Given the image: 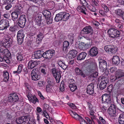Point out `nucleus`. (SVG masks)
<instances>
[{
  "instance_id": "nucleus-1",
  "label": "nucleus",
  "mask_w": 124,
  "mask_h": 124,
  "mask_svg": "<svg viewBox=\"0 0 124 124\" xmlns=\"http://www.w3.org/2000/svg\"><path fill=\"white\" fill-rule=\"evenodd\" d=\"M108 33L109 37L114 38L119 37L120 35V32L114 28H111L108 31Z\"/></svg>"
},
{
  "instance_id": "nucleus-2",
  "label": "nucleus",
  "mask_w": 124,
  "mask_h": 124,
  "mask_svg": "<svg viewBox=\"0 0 124 124\" xmlns=\"http://www.w3.org/2000/svg\"><path fill=\"white\" fill-rule=\"evenodd\" d=\"M69 113L74 118L76 119H78L80 122L81 124H88L81 116L76 113L72 110H70L69 111Z\"/></svg>"
},
{
  "instance_id": "nucleus-3",
  "label": "nucleus",
  "mask_w": 124,
  "mask_h": 124,
  "mask_svg": "<svg viewBox=\"0 0 124 124\" xmlns=\"http://www.w3.org/2000/svg\"><path fill=\"white\" fill-rule=\"evenodd\" d=\"M98 60L99 62V68L102 72L105 71L107 67V62L104 60L102 59L101 57L99 58Z\"/></svg>"
},
{
  "instance_id": "nucleus-4",
  "label": "nucleus",
  "mask_w": 124,
  "mask_h": 124,
  "mask_svg": "<svg viewBox=\"0 0 124 124\" xmlns=\"http://www.w3.org/2000/svg\"><path fill=\"white\" fill-rule=\"evenodd\" d=\"M30 120L29 116H23L19 117L16 122L18 124H26L29 123Z\"/></svg>"
},
{
  "instance_id": "nucleus-5",
  "label": "nucleus",
  "mask_w": 124,
  "mask_h": 124,
  "mask_svg": "<svg viewBox=\"0 0 124 124\" xmlns=\"http://www.w3.org/2000/svg\"><path fill=\"white\" fill-rule=\"evenodd\" d=\"M104 49L106 52L110 53L115 54L117 52V49L114 46L110 45H107L105 46Z\"/></svg>"
},
{
  "instance_id": "nucleus-6",
  "label": "nucleus",
  "mask_w": 124,
  "mask_h": 124,
  "mask_svg": "<svg viewBox=\"0 0 124 124\" xmlns=\"http://www.w3.org/2000/svg\"><path fill=\"white\" fill-rule=\"evenodd\" d=\"M52 72L56 80V82L57 83H59L61 78L60 71L57 70L55 68H54L52 70Z\"/></svg>"
},
{
  "instance_id": "nucleus-7",
  "label": "nucleus",
  "mask_w": 124,
  "mask_h": 124,
  "mask_svg": "<svg viewBox=\"0 0 124 124\" xmlns=\"http://www.w3.org/2000/svg\"><path fill=\"white\" fill-rule=\"evenodd\" d=\"M13 41L11 38L8 37L3 39L2 45L5 47H9L11 46Z\"/></svg>"
},
{
  "instance_id": "nucleus-8",
  "label": "nucleus",
  "mask_w": 124,
  "mask_h": 124,
  "mask_svg": "<svg viewBox=\"0 0 124 124\" xmlns=\"http://www.w3.org/2000/svg\"><path fill=\"white\" fill-rule=\"evenodd\" d=\"M55 54V51L53 50H49L46 51L42 54L43 57L46 59L51 58Z\"/></svg>"
},
{
  "instance_id": "nucleus-9",
  "label": "nucleus",
  "mask_w": 124,
  "mask_h": 124,
  "mask_svg": "<svg viewBox=\"0 0 124 124\" xmlns=\"http://www.w3.org/2000/svg\"><path fill=\"white\" fill-rule=\"evenodd\" d=\"M9 26V22L7 20H0V30L7 29Z\"/></svg>"
},
{
  "instance_id": "nucleus-10",
  "label": "nucleus",
  "mask_w": 124,
  "mask_h": 124,
  "mask_svg": "<svg viewBox=\"0 0 124 124\" xmlns=\"http://www.w3.org/2000/svg\"><path fill=\"white\" fill-rule=\"evenodd\" d=\"M24 36V35L22 30H21L18 31L17 34V41L19 44L21 45L22 44Z\"/></svg>"
},
{
  "instance_id": "nucleus-11",
  "label": "nucleus",
  "mask_w": 124,
  "mask_h": 124,
  "mask_svg": "<svg viewBox=\"0 0 124 124\" xmlns=\"http://www.w3.org/2000/svg\"><path fill=\"white\" fill-rule=\"evenodd\" d=\"M26 20L24 15H22L18 20L17 24L21 28L23 27L25 24Z\"/></svg>"
},
{
  "instance_id": "nucleus-12",
  "label": "nucleus",
  "mask_w": 124,
  "mask_h": 124,
  "mask_svg": "<svg viewBox=\"0 0 124 124\" xmlns=\"http://www.w3.org/2000/svg\"><path fill=\"white\" fill-rule=\"evenodd\" d=\"M27 96L29 101L34 104L36 102H39V100L35 96H33L30 93H28L26 95Z\"/></svg>"
},
{
  "instance_id": "nucleus-13",
  "label": "nucleus",
  "mask_w": 124,
  "mask_h": 124,
  "mask_svg": "<svg viewBox=\"0 0 124 124\" xmlns=\"http://www.w3.org/2000/svg\"><path fill=\"white\" fill-rule=\"evenodd\" d=\"M101 100L103 103L110 104L111 100L110 95L106 93L103 94Z\"/></svg>"
},
{
  "instance_id": "nucleus-14",
  "label": "nucleus",
  "mask_w": 124,
  "mask_h": 124,
  "mask_svg": "<svg viewBox=\"0 0 124 124\" xmlns=\"http://www.w3.org/2000/svg\"><path fill=\"white\" fill-rule=\"evenodd\" d=\"M18 99L17 95L15 93L9 95L8 97V101L12 103L17 101Z\"/></svg>"
},
{
  "instance_id": "nucleus-15",
  "label": "nucleus",
  "mask_w": 124,
  "mask_h": 124,
  "mask_svg": "<svg viewBox=\"0 0 124 124\" xmlns=\"http://www.w3.org/2000/svg\"><path fill=\"white\" fill-rule=\"evenodd\" d=\"M116 112V109L115 105L113 104H111L108 109V113L112 116H115Z\"/></svg>"
},
{
  "instance_id": "nucleus-16",
  "label": "nucleus",
  "mask_w": 124,
  "mask_h": 124,
  "mask_svg": "<svg viewBox=\"0 0 124 124\" xmlns=\"http://www.w3.org/2000/svg\"><path fill=\"white\" fill-rule=\"evenodd\" d=\"M115 77L113 78L112 77H111L110 78L111 79H112L113 81H114L117 78H120L123 76H124V73H123L122 70H119L115 72Z\"/></svg>"
},
{
  "instance_id": "nucleus-17",
  "label": "nucleus",
  "mask_w": 124,
  "mask_h": 124,
  "mask_svg": "<svg viewBox=\"0 0 124 124\" xmlns=\"http://www.w3.org/2000/svg\"><path fill=\"white\" fill-rule=\"evenodd\" d=\"M108 80L106 78H102L100 85V87L101 89L103 90L106 87Z\"/></svg>"
},
{
  "instance_id": "nucleus-18",
  "label": "nucleus",
  "mask_w": 124,
  "mask_h": 124,
  "mask_svg": "<svg viewBox=\"0 0 124 124\" xmlns=\"http://www.w3.org/2000/svg\"><path fill=\"white\" fill-rule=\"evenodd\" d=\"M36 70H33L31 72V76L32 80L36 81L39 80L40 77V75L36 72Z\"/></svg>"
},
{
  "instance_id": "nucleus-19",
  "label": "nucleus",
  "mask_w": 124,
  "mask_h": 124,
  "mask_svg": "<svg viewBox=\"0 0 124 124\" xmlns=\"http://www.w3.org/2000/svg\"><path fill=\"white\" fill-rule=\"evenodd\" d=\"M93 69H90L88 70V71L91 73L90 75V78H95L98 76V73L97 72H94L96 69V64H94V66L93 67Z\"/></svg>"
},
{
  "instance_id": "nucleus-20",
  "label": "nucleus",
  "mask_w": 124,
  "mask_h": 124,
  "mask_svg": "<svg viewBox=\"0 0 124 124\" xmlns=\"http://www.w3.org/2000/svg\"><path fill=\"white\" fill-rule=\"evenodd\" d=\"M69 45V43L68 41H65L64 42L62 46V50L64 53H66L68 52L70 48Z\"/></svg>"
},
{
  "instance_id": "nucleus-21",
  "label": "nucleus",
  "mask_w": 124,
  "mask_h": 124,
  "mask_svg": "<svg viewBox=\"0 0 124 124\" xmlns=\"http://www.w3.org/2000/svg\"><path fill=\"white\" fill-rule=\"evenodd\" d=\"M98 48L96 47H93L90 51V55L92 57L96 56L98 54Z\"/></svg>"
},
{
  "instance_id": "nucleus-22",
  "label": "nucleus",
  "mask_w": 124,
  "mask_h": 124,
  "mask_svg": "<svg viewBox=\"0 0 124 124\" xmlns=\"http://www.w3.org/2000/svg\"><path fill=\"white\" fill-rule=\"evenodd\" d=\"M93 32V30L91 27L90 26H86L83 28L82 30L81 33L87 34Z\"/></svg>"
},
{
  "instance_id": "nucleus-23",
  "label": "nucleus",
  "mask_w": 124,
  "mask_h": 124,
  "mask_svg": "<svg viewBox=\"0 0 124 124\" xmlns=\"http://www.w3.org/2000/svg\"><path fill=\"white\" fill-rule=\"evenodd\" d=\"M94 86L92 83L88 85L87 87L86 92L87 93L90 95H91L93 93V89Z\"/></svg>"
},
{
  "instance_id": "nucleus-24",
  "label": "nucleus",
  "mask_w": 124,
  "mask_h": 124,
  "mask_svg": "<svg viewBox=\"0 0 124 124\" xmlns=\"http://www.w3.org/2000/svg\"><path fill=\"white\" fill-rule=\"evenodd\" d=\"M75 70V73L76 75H80L84 78L85 77V74L83 73L82 70L79 67H77L76 68Z\"/></svg>"
},
{
  "instance_id": "nucleus-25",
  "label": "nucleus",
  "mask_w": 124,
  "mask_h": 124,
  "mask_svg": "<svg viewBox=\"0 0 124 124\" xmlns=\"http://www.w3.org/2000/svg\"><path fill=\"white\" fill-rule=\"evenodd\" d=\"M38 65L37 62L33 60L30 61L28 63V68L29 69H32Z\"/></svg>"
},
{
  "instance_id": "nucleus-26",
  "label": "nucleus",
  "mask_w": 124,
  "mask_h": 124,
  "mask_svg": "<svg viewBox=\"0 0 124 124\" xmlns=\"http://www.w3.org/2000/svg\"><path fill=\"white\" fill-rule=\"evenodd\" d=\"M85 6H78L77 8V10L79 12H81L85 15H86V10L85 7Z\"/></svg>"
},
{
  "instance_id": "nucleus-27",
  "label": "nucleus",
  "mask_w": 124,
  "mask_h": 124,
  "mask_svg": "<svg viewBox=\"0 0 124 124\" xmlns=\"http://www.w3.org/2000/svg\"><path fill=\"white\" fill-rule=\"evenodd\" d=\"M88 9L92 12L91 14H94V15L96 16L97 15V13L95 12L96 10V8L93 6V5H91L90 6L88 7Z\"/></svg>"
},
{
  "instance_id": "nucleus-28",
  "label": "nucleus",
  "mask_w": 124,
  "mask_h": 124,
  "mask_svg": "<svg viewBox=\"0 0 124 124\" xmlns=\"http://www.w3.org/2000/svg\"><path fill=\"white\" fill-rule=\"evenodd\" d=\"M44 36L42 33L39 32L37 35V38L36 39V43L39 44L40 43L43 38Z\"/></svg>"
},
{
  "instance_id": "nucleus-29",
  "label": "nucleus",
  "mask_w": 124,
  "mask_h": 124,
  "mask_svg": "<svg viewBox=\"0 0 124 124\" xmlns=\"http://www.w3.org/2000/svg\"><path fill=\"white\" fill-rule=\"evenodd\" d=\"M87 54L85 52L81 53L78 56L77 59L78 60H83L86 56Z\"/></svg>"
},
{
  "instance_id": "nucleus-30",
  "label": "nucleus",
  "mask_w": 124,
  "mask_h": 124,
  "mask_svg": "<svg viewBox=\"0 0 124 124\" xmlns=\"http://www.w3.org/2000/svg\"><path fill=\"white\" fill-rule=\"evenodd\" d=\"M42 55L41 54V51L39 50L36 51L34 52V54L32 55V56H34L35 59H39L41 58Z\"/></svg>"
},
{
  "instance_id": "nucleus-31",
  "label": "nucleus",
  "mask_w": 124,
  "mask_h": 124,
  "mask_svg": "<svg viewBox=\"0 0 124 124\" xmlns=\"http://www.w3.org/2000/svg\"><path fill=\"white\" fill-rule=\"evenodd\" d=\"M36 115L37 117V119L39 121V120L40 116L39 114H41L43 112L41 108L39 107H38L36 108Z\"/></svg>"
},
{
  "instance_id": "nucleus-32",
  "label": "nucleus",
  "mask_w": 124,
  "mask_h": 124,
  "mask_svg": "<svg viewBox=\"0 0 124 124\" xmlns=\"http://www.w3.org/2000/svg\"><path fill=\"white\" fill-rule=\"evenodd\" d=\"M18 30V28L16 25H14L10 26L9 29V30L11 33L14 34Z\"/></svg>"
},
{
  "instance_id": "nucleus-33",
  "label": "nucleus",
  "mask_w": 124,
  "mask_h": 124,
  "mask_svg": "<svg viewBox=\"0 0 124 124\" xmlns=\"http://www.w3.org/2000/svg\"><path fill=\"white\" fill-rule=\"evenodd\" d=\"M58 63L59 65L64 70L67 67V66L65 63L60 60H58Z\"/></svg>"
},
{
  "instance_id": "nucleus-34",
  "label": "nucleus",
  "mask_w": 124,
  "mask_h": 124,
  "mask_svg": "<svg viewBox=\"0 0 124 124\" xmlns=\"http://www.w3.org/2000/svg\"><path fill=\"white\" fill-rule=\"evenodd\" d=\"M9 74L8 72L5 70L4 71L3 74V80L5 82L7 81L9 79Z\"/></svg>"
},
{
  "instance_id": "nucleus-35",
  "label": "nucleus",
  "mask_w": 124,
  "mask_h": 124,
  "mask_svg": "<svg viewBox=\"0 0 124 124\" xmlns=\"http://www.w3.org/2000/svg\"><path fill=\"white\" fill-rule=\"evenodd\" d=\"M23 67V65L22 64H20L19 65L17 70L13 71V73L14 74H16L17 75L20 73L22 71V69Z\"/></svg>"
},
{
  "instance_id": "nucleus-36",
  "label": "nucleus",
  "mask_w": 124,
  "mask_h": 124,
  "mask_svg": "<svg viewBox=\"0 0 124 124\" xmlns=\"http://www.w3.org/2000/svg\"><path fill=\"white\" fill-rule=\"evenodd\" d=\"M62 20L66 21L69 19L70 15L69 14L66 13L65 12H62Z\"/></svg>"
},
{
  "instance_id": "nucleus-37",
  "label": "nucleus",
  "mask_w": 124,
  "mask_h": 124,
  "mask_svg": "<svg viewBox=\"0 0 124 124\" xmlns=\"http://www.w3.org/2000/svg\"><path fill=\"white\" fill-rule=\"evenodd\" d=\"M62 12L58 14H57L54 18L55 21L58 22L62 20Z\"/></svg>"
},
{
  "instance_id": "nucleus-38",
  "label": "nucleus",
  "mask_w": 124,
  "mask_h": 124,
  "mask_svg": "<svg viewBox=\"0 0 124 124\" xmlns=\"http://www.w3.org/2000/svg\"><path fill=\"white\" fill-rule=\"evenodd\" d=\"M112 62L115 64H118L120 62V59L119 57L117 55L114 56L112 59Z\"/></svg>"
},
{
  "instance_id": "nucleus-39",
  "label": "nucleus",
  "mask_w": 124,
  "mask_h": 124,
  "mask_svg": "<svg viewBox=\"0 0 124 124\" xmlns=\"http://www.w3.org/2000/svg\"><path fill=\"white\" fill-rule=\"evenodd\" d=\"M43 14L46 18L51 17V13L49 11L46 10H44L43 11Z\"/></svg>"
},
{
  "instance_id": "nucleus-40",
  "label": "nucleus",
  "mask_w": 124,
  "mask_h": 124,
  "mask_svg": "<svg viewBox=\"0 0 124 124\" xmlns=\"http://www.w3.org/2000/svg\"><path fill=\"white\" fill-rule=\"evenodd\" d=\"M118 121L120 124H124V114H121L118 118Z\"/></svg>"
},
{
  "instance_id": "nucleus-41",
  "label": "nucleus",
  "mask_w": 124,
  "mask_h": 124,
  "mask_svg": "<svg viewBox=\"0 0 124 124\" xmlns=\"http://www.w3.org/2000/svg\"><path fill=\"white\" fill-rule=\"evenodd\" d=\"M76 47L81 50L83 49L85 45V44L83 43H77L76 44Z\"/></svg>"
},
{
  "instance_id": "nucleus-42",
  "label": "nucleus",
  "mask_w": 124,
  "mask_h": 124,
  "mask_svg": "<svg viewBox=\"0 0 124 124\" xmlns=\"http://www.w3.org/2000/svg\"><path fill=\"white\" fill-rule=\"evenodd\" d=\"M41 17L37 16L35 18L34 21L36 24L39 25L41 23Z\"/></svg>"
},
{
  "instance_id": "nucleus-43",
  "label": "nucleus",
  "mask_w": 124,
  "mask_h": 124,
  "mask_svg": "<svg viewBox=\"0 0 124 124\" xmlns=\"http://www.w3.org/2000/svg\"><path fill=\"white\" fill-rule=\"evenodd\" d=\"M52 86L51 84L49 83L48 82V84H47L46 86V91L48 92H52Z\"/></svg>"
},
{
  "instance_id": "nucleus-44",
  "label": "nucleus",
  "mask_w": 124,
  "mask_h": 124,
  "mask_svg": "<svg viewBox=\"0 0 124 124\" xmlns=\"http://www.w3.org/2000/svg\"><path fill=\"white\" fill-rule=\"evenodd\" d=\"M70 90L72 92L75 91L77 88V87L75 84H70L69 85Z\"/></svg>"
},
{
  "instance_id": "nucleus-45",
  "label": "nucleus",
  "mask_w": 124,
  "mask_h": 124,
  "mask_svg": "<svg viewBox=\"0 0 124 124\" xmlns=\"http://www.w3.org/2000/svg\"><path fill=\"white\" fill-rule=\"evenodd\" d=\"M4 51L2 54H4L6 57L10 56V53L8 49L5 48Z\"/></svg>"
},
{
  "instance_id": "nucleus-46",
  "label": "nucleus",
  "mask_w": 124,
  "mask_h": 124,
  "mask_svg": "<svg viewBox=\"0 0 124 124\" xmlns=\"http://www.w3.org/2000/svg\"><path fill=\"white\" fill-rule=\"evenodd\" d=\"M16 58L17 60L19 61H22L23 58V55L20 54H17Z\"/></svg>"
},
{
  "instance_id": "nucleus-47",
  "label": "nucleus",
  "mask_w": 124,
  "mask_h": 124,
  "mask_svg": "<svg viewBox=\"0 0 124 124\" xmlns=\"http://www.w3.org/2000/svg\"><path fill=\"white\" fill-rule=\"evenodd\" d=\"M69 53L73 56V57H75L76 56L77 52L75 50H72L70 51Z\"/></svg>"
},
{
  "instance_id": "nucleus-48",
  "label": "nucleus",
  "mask_w": 124,
  "mask_h": 124,
  "mask_svg": "<svg viewBox=\"0 0 124 124\" xmlns=\"http://www.w3.org/2000/svg\"><path fill=\"white\" fill-rule=\"evenodd\" d=\"M7 59H4V58L2 57L1 56H0V61L2 62L3 60H5V62L7 63H9L10 62V60L8 58V57H7Z\"/></svg>"
},
{
  "instance_id": "nucleus-49",
  "label": "nucleus",
  "mask_w": 124,
  "mask_h": 124,
  "mask_svg": "<svg viewBox=\"0 0 124 124\" xmlns=\"http://www.w3.org/2000/svg\"><path fill=\"white\" fill-rule=\"evenodd\" d=\"M11 15L12 18L13 19H16L18 17L17 13L15 12H12Z\"/></svg>"
},
{
  "instance_id": "nucleus-50",
  "label": "nucleus",
  "mask_w": 124,
  "mask_h": 124,
  "mask_svg": "<svg viewBox=\"0 0 124 124\" xmlns=\"http://www.w3.org/2000/svg\"><path fill=\"white\" fill-rule=\"evenodd\" d=\"M63 81H62L60 87V89L61 91H63L65 90V87Z\"/></svg>"
},
{
  "instance_id": "nucleus-51",
  "label": "nucleus",
  "mask_w": 124,
  "mask_h": 124,
  "mask_svg": "<svg viewBox=\"0 0 124 124\" xmlns=\"http://www.w3.org/2000/svg\"><path fill=\"white\" fill-rule=\"evenodd\" d=\"M116 13L117 15H118L120 16L122 15V16L124 13H123V12L121 9H118L116 10Z\"/></svg>"
},
{
  "instance_id": "nucleus-52",
  "label": "nucleus",
  "mask_w": 124,
  "mask_h": 124,
  "mask_svg": "<svg viewBox=\"0 0 124 124\" xmlns=\"http://www.w3.org/2000/svg\"><path fill=\"white\" fill-rule=\"evenodd\" d=\"M52 19L51 17L47 18H46V22L48 24L52 23Z\"/></svg>"
},
{
  "instance_id": "nucleus-53",
  "label": "nucleus",
  "mask_w": 124,
  "mask_h": 124,
  "mask_svg": "<svg viewBox=\"0 0 124 124\" xmlns=\"http://www.w3.org/2000/svg\"><path fill=\"white\" fill-rule=\"evenodd\" d=\"M15 0H2L3 3L5 4H9L13 1Z\"/></svg>"
},
{
  "instance_id": "nucleus-54",
  "label": "nucleus",
  "mask_w": 124,
  "mask_h": 124,
  "mask_svg": "<svg viewBox=\"0 0 124 124\" xmlns=\"http://www.w3.org/2000/svg\"><path fill=\"white\" fill-rule=\"evenodd\" d=\"M42 115L45 117L47 119H50V117L49 115L46 111H44L43 112Z\"/></svg>"
},
{
  "instance_id": "nucleus-55",
  "label": "nucleus",
  "mask_w": 124,
  "mask_h": 124,
  "mask_svg": "<svg viewBox=\"0 0 124 124\" xmlns=\"http://www.w3.org/2000/svg\"><path fill=\"white\" fill-rule=\"evenodd\" d=\"M90 115L92 119H95V116L94 114V112L93 110H91L90 111Z\"/></svg>"
},
{
  "instance_id": "nucleus-56",
  "label": "nucleus",
  "mask_w": 124,
  "mask_h": 124,
  "mask_svg": "<svg viewBox=\"0 0 124 124\" xmlns=\"http://www.w3.org/2000/svg\"><path fill=\"white\" fill-rule=\"evenodd\" d=\"M80 2L82 5L84 6H86L87 4V3L86 0H80Z\"/></svg>"
},
{
  "instance_id": "nucleus-57",
  "label": "nucleus",
  "mask_w": 124,
  "mask_h": 124,
  "mask_svg": "<svg viewBox=\"0 0 124 124\" xmlns=\"http://www.w3.org/2000/svg\"><path fill=\"white\" fill-rule=\"evenodd\" d=\"M102 7L103 8L104 12L105 13H107V12L108 11L109 9L105 5H102Z\"/></svg>"
},
{
  "instance_id": "nucleus-58",
  "label": "nucleus",
  "mask_w": 124,
  "mask_h": 124,
  "mask_svg": "<svg viewBox=\"0 0 124 124\" xmlns=\"http://www.w3.org/2000/svg\"><path fill=\"white\" fill-rule=\"evenodd\" d=\"M99 120L102 122L103 124H107V123L102 117L100 116L99 117Z\"/></svg>"
},
{
  "instance_id": "nucleus-59",
  "label": "nucleus",
  "mask_w": 124,
  "mask_h": 124,
  "mask_svg": "<svg viewBox=\"0 0 124 124\" xmlns=\"http://www.w3.org/2000/svg\"><path fill=\"white\" fill-rule=\"evenodd\" d=\"M110 72L112 73H114L116 72V68L115 67H113L110 68Z\"/></svg>"
},
{
  "instance_id": "nucleus-60",
  "label": "nucleus",
  "mask_w": 124,
  "mask_h": 124,
  "mask_svg": "<svg viewBox=\"0 0 124 124\" xmlns=\"http://www.w3.org/2000/svg\"><path fill=\"white\" fill-rule=\"evenodd\" d=\"M68 105L71 108L73 109H75L76 108L75 105L72 103H69Z\"/></svg>"
},
{
  "instance_id": "nucleus-61",
  "label": "nucleus",
  "mask_w": 124,
  "mask_h": 124,
  "mask_svg": "<svg viewBox=\"0 0 124 124\" xmlns=\"http://www.w3.org/2000/svg\"><path fill=\"white\" fill-rule=\"evenodd\" d=\"M38 86L42 87L44 85L43 82L42 81H39L38 83Z\"/></svg>"
},
{
  "instance_id": "nucleus-62",
  "label": "nucleus",
  "mask_w": 124,
  "mask_h": 124,
  "mask_svg": "<svg viewBox=\"0 0 124 124\" xmlns=\"http://www.w3.org/2000/svg\"><path fill=\"white\" fill-rule=\"evenodd\" d=\"M37 93L39 96L40 97V98L44 100V98L42 95L41 92L39 91H38Z\"/></svg>"
},
{
  "instance_id": "nucleus-63",
  "label": "nucleus",
  "mask_w": 124,
  "mask_h": 124,
  "mask_svg": "<svg viewBox=\"0 0 124 124\" xmlns=\"http://www.w3.org/2000/svg\"><path fill=\"white\" fill-rule=\"evenodd\" d=\"M25 85L28 90L30 91L31 90V86L28 84L26 83L25 84Z\"/></svg>"
},
{
  "instance_id": "nucleus-64",
  "label": "nucleus",
  "mask_w": 124,
  "mask_h": 124,
  "mask_svg": "<svg viewBox=\"0 0 124 124\" xmlns=\"http://www.w3.org/2000/svg\"><path fill=\"white\" fill-rule=\"evenodd\" d=\"M3 16L6 18H9L10 16V15L8 13L4 14L3 15Z\"/></svg>"
}]
</instances>
